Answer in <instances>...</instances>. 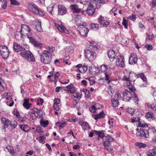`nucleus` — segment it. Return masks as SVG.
Returning a JSON list of instances; mask_svg holds the SVG:
<instances>
[{"instance_id":"13d9d810","label":"nucleus","mask_w":156,"mask_h":156,"mask_svg":"<svg viewBox=\"0 0 156 156\" xmlns=\"http://www.w3.org/2000/svg\"><path fill=\"white\" fill-rule=\"evenodd\" d=\"M136 145L138 146L140 148L144 147H146V144L141 143H136Z\"/></svg>"},{"instance_id":"72a5a7b5","label":"nucleus","mask_w":156,"mask_h":156,"mask_svg":"<svg viewBox=\"0 0 156 156\" xmlns=\"http://www.w3.org/2000/svg\"><path fill=\"white\" fill-rule=\"evenodd\" d=\"M111 102L112 106L114 107H117L119 105V102L118 100L115 99V98H112L111 100Z\"/></svg>"},{"instance_id":"58836bf2","label":"nucleus","mask_w":156,"mask_h":156,"mask_svg":"<svg viewBox=\"0 0 156 156\" xmlns=\"http://www.w3.org/2000/svg\"><path fill=\"white\" fill-rule=\"evenodd\" d=\"M99 22L103 27H106L110 24L109 22L105 20H101V21Z\"/></svg>"},{"instance_id":"09e8293b","label":"nucleus","mask_w":156,"mask_h":156,"mask_svg":"<svg viewBox=\"0 0 156 156\" xmlns=\"http://www.w3.org/2000/svg\"><path fill=\"white\" fill-rule=\"evenodd\" d=\"M9 50L7 47L5 46H0V53L4 51H8Z\"/></svg>"},{"instance_id":"a18cd8bd","label":"nucleus","mask_w":156,"mask_h":156,"mask_svg":"<svg viewBox=\"0 0 156 156\" xmlns=\"http://www.w3.org/2000/svg\"><path fill=\"white\" fill-rule=\"evenodd\" d=\"M66 123V122H58L56 123V125L59 129H62L63 128L64 126V124Z\"/></svg>"},{"instance_id":"bf43d9fd","label":"nucleus","mask_w":156,"mask_h":156,"mask_svg":"<svg viewBox=\"0 0 156 156\" xmlns=\"http://www.w3.org/2000/svg\"><path fill=\"white\" fill-rule=\"evenodd\" d=\"M127 18L133 21H135L136 19V16L135 15H132L128 16Z\"/></svg>"},{"instance_id":"b1692460","label":"nucleus","mask_w":156,"mask_h":156,"mask_svg":"<svg viewBox=\"0 0 156 156\" xmlns=\"http://www.w3.org/2000/svg\"><path fill=\"white\" fill-rule=\"evenodd\" d=\"M70 8L71 10L74 12L78 13L81 11V9H80L78 6L76 5H72L70 6Z\"/></svg>"},{"instance_id":"680f3d73","label":"nucleus","mask_w":156,"mask_h":156,"mask_svg":"<svg viewBox=\"0 0 156 156\" xmlns=\"http://www.w3.org/2000/svg\"><path fill=\"white\" fill-rule=\"evenodd\" d=\"M122 24L124 26L126 29L128 28V24L126 22V20L124 18L123 19Z\"/></svg>"},{"instance_id":"ddd939ff","label":"nucleus","mask_w":156,"mask_h":156,"mask_svg":"<svg viewBox=\"0 0 156 156\" xmlns=\"http://www.w3.org/2000/svg\"><path fill=\"white\" fill-rule=\"evenodd\" d=\"M88 46L90 49L93 50H97L99 48V45L93 41H88Z\"/></svg>"},{"instance_id":"69168bd1","label":"nucleus","mask_w":156,"mask_h":156,"mask_svg":"<svg viewBox=\"0 0 156 156\" xmlns=\"http://www.w3.org/2000/svg\"><path fill=\"white\" fill-rule=\"evenodd\" d=\"M35 47H37L39 48H41L42 47V44L37 41H36L34 44Z\"/></svg>"},{"instance_id":"39448f33","label":"nucleus","mask_w":156,"mask_h":156,"mask_svg":"<svg viewBox=\"0 0 156 156\" xmlns=\"http://www.w3.org/2000/svg\"><path fill=\"white\" fill-rule=\"evenodd\" d=\"M136 130L137 131L136 133L137 136L142 138L148 137L149 134L147 130L141 128H137Z\"/></svg>"},{"instance_id":"f704fd0d","label":"nucleus","mask_w":156,"mask_h":156,"mask_svg":"<svg viewBox=\"0 0 156 156\" xmlns=\"http://www.w3.org/2000/svg\"><path fill=\"white\" fill-rule=\"evenodd\" d=\"M107 65L103 64L101 66L100 69H99V71H101V72H103L104 73L105 72H108L107 70Z\"/></svg>"},{"instance_id":"6e6d98bb","label":"nucleus","mask_w":156,"mask_h":156,"mask_svg":"<svg viewBox=\"0 0 156 156\" xmlns=\"http://www.w3.org/2000/svg\"><path fill=\"white\" fill-rule=\"evenodd\" d=\"M54 7V5H49L47 7V10L48 12L51 13V14H52V13L51 12L53 9Z\"/></svg>"},{"instance_id":"8fccbe9b","label":"nucleus","mask_w":156,"mask_h":156,"mask_svg":"<svg viewBox=\"0 0 156 156\" xmlns=\"http://www.w3.org/2000/svg\"><path fill=\"white\" fill-rule=\"evenodd\" d=\"M138 76L144 81H146L147 78L144 73H142L138 74Z\"/></svg>"},{"instance_id":"2f4dec72","label":"nucleus","mask_w":156,"mask_h":156,"mask_svg":"<svg viewBox=\"0 0 156 156\" xmlns=\"http://www.w3.org/2000/svg\"><path fill=\"white\" fill-rule=\"evenodd\" d=\"M41 125L43 127H46L49 124L48 120H45L43 119H41L40 121Z\"/></svg>"},{"instance_id":"aec40b11","label":"nucleus","mask_w":156,"mask_h":156,"mask_svg":"<svg viewBox=\"0 0 156 156\" xmlns=\"http://www.w3.org/2000/svg\"><path fill=\"white\" fill-rule=\"evenodd\" d=\"M34 24L35 25V28L38 31L41 32L42 31L41 22L35 20Z\"/></svg>"},{"instance_id":"e2e57ef3","label":"nucleus","mask_w":156,"mask_h":156,"mask_svg":"<svg viewBox=\"0 0 156 156\" xmlns=\"http://www.w3.org/2000/svg\"><path fill=\"white\" fill-rule=\"evenodd\" d=\"M140 119L139 117H134L131 119V122L133 123L135 122H140Z\"/></svg>"},{"instance_id":"a878e982","label":"nucleus","mask_w":156,"mask_h":156,"mask_svg":"<svg viewBox=\"0 0 156 156\" xmlns=\"http://www.w3.org/2000/svg\"><path fill=\"white\" fill-rule=\"evenodd\" d=\"M129 73L131 82H133L137 78V76L133 72H130Z\"/></svg>"},{"instance_id":"4468645a","label":"nucleus","mask_w":156,"mask_h":156,"mask_svg":"<svg viewBox=\"0 0 156 156\" xmlns=\"http://www.w3.org/2000/svg\"><path fill=\"white\" fill-rule=\"evenodd\" d=\"M82 27L79 29V32L81 35L83 37L87 36L88 33V29L87 25L86 26H81Z\"/></svg>"},{"instance_id":"3c124183","label":"nucleus","mask_w":156,"mask_h":156,"mask_svg":"<svg viewBox=\"0 0 156 156\" xmlns=\"http://www.w3.org/2000/svg\"><path fill=\"white\" fill-rule=\"evenodd\" d=\"M2 2V8L5 9L7 7V0H0V2Z\"/></svg>"},{"instance_id":"7ed1b4c3","label":"nucleus","mask_w":156,"mask_h":156,"mask_svg":"<svg viewBox=\"0 0 156 156\" xmlns=\"http://www.w3.org/2000/svg\"><path fill=\"white\" fill-rule=\"evenodd\" d=\"M129 73H128L127 75H125L122 78L123 81H125L124 85L125 86H127L130 90L132 92H134L135 89L133 85V84L131 82L129 76Z\"/></svg>"},{"instance_id":"603ef678","label":"nucleus","mask_w":156,"mask_h":156,"mask_svg":"<svg viewBox=\"0 0 156 156\" xmlns=\"http://www.w3.org/2000/svg\"><path fill=\"white\" fill-rule=\"evenodd\" d=\"M137 127H140V128H144L147 127V124H143L141 122H139L137 124Z\"/></svg>"},{"instance_id":"c756f323","label":"nucleus","mask_w":156,"mask_h":156,"mask_svg":"<svg viewBox=\"0 0 156 156\" xmlns=\"http://www.w3.org/2000/svg\"><path fill=\"white\" fill-rule=\"evenodd\" d=\"M90 29L94 31H97L99 28L98 25V24L91 23L89 25Z\"/></svg>"},{"instance_id":"dca6fc26","label":"nucleus","mask_w":156,"mask_h":156,"mask_svg":"<svg viewBox=\"0 0 156 156\" xmlns=\"http://www.w3.org/2000/svg\"><path fill=\"white\" fill-rule=\"evenodd\" d=\"M102 108L101 105L98 103L96 104L92 105L89 108V110L93 113L96 112L97 110L100 109Z\"/></svg>"},{"instance_id":"f3484780","label":"nucleus","mask_w":156,"mask_h":156,"mask_svg":"<svg viewBox=\"0 0 156 156\" xmlns=\"http://www.w3.org/2000/svg\"><path fill=\"white\" fill-rule=\"evenodd\" d=\"M108 55L110 61L113 62L115 59L116 55L115 51L113 50H109L108 51Z\"/></svg>"},{"instance_id":"4c0bfd02","label":"nucleus","mask_w":156,"mask_h":156,"mask_svg":"<svg viewBox=\"0 0 156 156\" xmlns=\"http://www.w3.org/2000/svg\"><path fill=\"white\" fill-rule=\"evenodd\" d=\"M103 144L105 147V149L107 151H110L113 150L112 147L110 144H108L106 143H103Z\"/></svg>"},{"instance_id":"7c9ffc66","label":"nucleus","mask_w":156,"mask_h":156,"mask_svg":"<svg viewBox=\"0 0 156 156\" xmlns=\"http://www.w3.org/2000/svg\"><path fill=\"white\" fill-rule=\"evenodd\" d=\"M79 123L82 126V127L84 131L87 130L88 129L87 123L86 122L82 121H80Z\"/></svg>"},{"instance_id":"6e6552de","label":"nucleus","mask_w":156,"mask_h":156,"mask_svg":"<svg viewBox=\"0 0 156 156\" xmlns=\"http://www.w3.org/2000/svg\"><path fill=\"white\" fill-rule=\"evenodd\" d=\"M132 94L130 91L126 90L123 92V100L126 101H129L132 97Z\"/></svg>"},{"instance_id":"4be33fe9","label":"nucleus","mask_w":156,"mask_h":156,"mask_svg":"<svg viewBox=\"0 0 156 156\" xmlns=\"http://www.w3.org/2000/svg\"><path fill=\"white\" fill-rule=\"evenodd\" d=\"M104 74L105 75V79L106 82L108 84L112 80L111 76V73L109 72H107L105 73Z\"/></svg>"},{"instance_id":"37998d69","label":"nucleus","mask_w":156,"mask_h":156,"mask_svg":"<svg viewBox=\"0 0 156 156\" xmlns=\"http://www.w3.org/2000/svg\"><path fill=\"white\" fill-rule=\"evenodd\" d=\"M20 128L23 131L25 132H27L28 131V126L25 125H22L20 124Z\"/></svg>"},{"instance_id":"0e129e2a","label":"nucleus","mask_w":156,"mask_h":156,"mask_svg":"<svg viewBox=\"0 0 156 156\" xmlns=\"http://www.w3.org/2000/svg\"><path fill=\"white\" fill-rule=\"evenodd\" d=\"M115 99H118V100L121 99L122 98L120 94L118 92H116L115 94Z\"/></svg>"},{"instance_id":"2eb2a0df","label":"nucleus","mask_w":156,"mask_h":156,"mask_svg":"<svg viewBox=\"0 0 156 156\" xmlns=\"http://www.w3.org/2000/svg\"><path fill=\"white\" fill-rule=\"evenodd\" d=\"M28 7L29 10L33 13L35 14L37 12H37L38 8L34 4L31 3L28 4Z\"/></svg>"},{"instance_id":"052dcab7","label":"nucleus","mask_w":156,"mask_h":156,"mask_svg":"<svg viewBox=\"0 0 156 156\" xmlns=\"http://www.w3.org/2000/svg\"><path fill=\"white\" fill-rule=\"evenodd\" d=\"M107 66V70H108V72L111 70H114V66L112 65V64H109Z\"/></svg>"},{"instance_id":"c9c22d12","label":"nucleus","mask_w":156,"mask_h":156,"mask_svg":"<svg viewBox=\"0 0 156 156\" xmlns=\"http://www.w3.org/2000/svg\"><path fill=\"white\" fill-rule=\"evenodd\" d=\"M94 132H95V134L98 135L99 137L101 138L104 137L105 135L103 131H98L96 130H94Z\"/></svg>"},{"instance_id":"a211bd4d","label":"nucleus","mask_w":156,"mask_h":156,"mask_svg":"<svg viewBox=\"0 0 156 156\" xmlns=\"http://www.w3.org/2000/svg\"><path fill=\"white\" fill-rule=\"evenodd\" d=\"M67 12L66 9L65 7L62 4L58 5V14L61 15H64Z\"/></svg>"},{"instance_id":"e433bc0d","label":"nucleus","mask_w":156,"mask_h":156,"mask_svg":"<svg viewBox=\"0 0 156 156\" xmlns=\"http://www.w3.org/2000/svg\"><path fill=\"white\" fill-rule=\"evenodd\" d=\"M105 140L104 143H106L108 144H110V142L113 140V138L110 136H105Z\"/></svg>"},{"instance_id":"5701e85b","label":"nucleus","mask_w":156,"mask_h":156,"mask_svg":"<svg viewBox=\"0 0 156 156\" xmlns=\"http://www.w3.org/2000/svg\"><path fill=\"white\" fill-rule=\"evenodd\" d=\"M105 115L104 112L102 111L100 113L96 115H92V117L95 120L101 119L104 117Z\"/></svg>"},{"instance_id":"de8ad7c7","label":"nucleus","mask_w":156,"mask_h":156,"mask_svg":"<svg viewBox=\"0 0 156 156\" xmlns=\"http://www.w3.org/2000/svg\"><path fill=\"white\" fill-rule=\"evenodd\" d=\"M108 89V94L112 97L113 95V93L114 92V90L111 86L109 87Z\"/></svg>"},{"instance_id":"ea45409f","label":"nucleus","mask_w":156,"mask_h":156,"mask_svg":"<svg viewBox=\"0 0 156 156\" xmlns=\"http://www.w3.org/2000/svg\"><path fill=\"white\" fill-rule=\"evenodd\" d=\"M1 54L3 58L6 59L8 57L9 55V50L2 52L1 53Z\"/></svg>"},{"instance_id":"f03ea898","label":"nucleus","mask_w":156,"mask_h":156,"mask_svg":"<svg viewBox=\"0 0 156 156\" xmlns=\"http://www.w3.org/2000/svg\"><path fill=\"white\" fill-rule=\"evenodd\" d=\"M41 62L45 64H49L51 61V54L48 50L43 51L40 54Z\"/></svg>"},{"instance_id":"4d7b16f0","label":"nucleus","mask_w":156,"mask_h":156,"mask_svg":"<svg viewBox=\"0 0 156 156\" xmlns=\"http://www.w3.org/2000/svg\"><path fill=\"white\" fill-rule=\"evenodd\" d=\"M59 76L60 75L58 72H57L54 75V81L55 83L57 81Z\"/></svg>"},{"instance_id":"473e14b6","label":"nucleus","mask_w":156,"mask_h":156,"mask_svg":"<svg viewBox=\"0 0 156 156\" xmlns=\"http://www.w3.org/2000/svg\"><path fill=\"white\" fill-rule=\"evenodd\" d=\"M1 121L2 123L5 126H7L10 125L11 122L10 121L7 119L3 118L1 119Z\"/></svg>"},{"instance_id":"393cba45","label":"nucleus","mask_w":156,"mask_h":156,"mask_svg":"<svg viewBox=\"0 0 156 156\" xmlns=\"http://www.w3.org/2000/svg\"><path fill=\"white\" fill-rule=\"evenodd\" d=\"M29 101V98L24 99L23 105L27 109H29L31 105V104L30 103Z\"/></svg>"},{"instance_id":"a19ab883","label":"nucleus","mask_w":156,"mask_h":156,"mask_svg":"<svg viewBox=\"0 0 156 156\" xmlns=\"http://www.w3.org/2000/svg\"><path fill=\"white\" fill-rule=\"evenodd\" d=\"M5 149L10 153L14 154L15 151L13 147L10 146H8L5 148Z\"/></svg>"},{"instance_id":"423d86ee","label":"nucleus","mask_w":156,"mask_h":156,"mask_svg":"<svg viewBox=\"0 0 156 156\" xmlns=\"http://www.w3.org/2000/svg\"><path fill=\"white\" fill-rule=\"evenodd\" d=\"M116 65L122 68L125 66V59L123 55H120L117 56Z\"/></svg>"},{"instance_id":"f8f14e48","label":"nucleus","mask_w":156,"mask_h":156,"mask_svg":"<svg viewBox=\"0 0 156 156\" xmlns=\"http://www.w3.org/2000/svg\"><path fill=\"white\" fill-rule=\"evenodd\" d=\"M137 58L136 54L132 53L130 54L129 58V63L131 65L134 64L136 63Z\"/></svg>"},{"instance_id":"1a4fd4ad","label":"nucleus","mask_w":156,"mask_h":156,"mask_svg":"<svg viewBox=\"0 0 156 156\" xmlns=\"http://www.w3.org/2000/svg\"><path fill=\"white\" fill-rule=\"evenodd\" d=\"M56 27L61 32L64 33L66 34H70V33H72L73 34H74V33H72L71 30H67L66 28L64 26L58 24H55Z\"/></svg>"},{"instance_id":"c85d7f7f","label":"nucleus","mask_w":156,"mask_h":156,"mask_svg":"<svg viewBox=\"0 0 156 156\" xmlns=\"http://www.w3.org/2000/svg\"><path fill=\"white\" fill-rule=\"evenodd\" d=\"M155 154H156V147L150 150L147 153L148 156H155Z\"/></svg>"},{"instance_id":"f257e3e1","label":"nucleus","mask_w":156,"mask_h":156,"mask_svg":"<svg viewBox=\"0 0 156 156\" xmlns=\"http://www.w3.org/2000/svg\"><path fill=\"white\" fill-rule=\"evenodd\" d=\"M22 35H25L27 36L30 41L34 44L36 41L32 37L30 36L32 34L31 30L29 27L27 25H22L21 30L20 31Z\"/></svg>"},{"instance_id":"49530a36","label":"nucleus","mask_w":156,"mask_h":156,"mask_svg":"<svg viewBox=\"0 0 156 156\" xmlns=\"http://www.w3.org/2000/svg\"><path fill=\"white\" fill-rule=\"evenodd\" d=\"M148 107L149 108L151 109L154 111H156V105L154 104H147Z\"/></svg>"},{"instance_id":"79ce46f5","label":"nucleus","mask_w":156,"mask_h":156,"mask_svg":"<svg viewBox=\"0 0 156 156\" xmlns=\"http://www.w3.org/2000/svg\"><path fill=\"white\" fill-rule=\"evenodd\" d=\"M145 117L147 118H151L152 119H154L155 118L154 114L151 112L147 113L145 115Z\"/></svg>"},{"instance_id":"cd10ccee","label":"nucleus","mask_w":156,"mask_h":156,"mask_svg":"<svg viewBox=\"0 0 156 156\" xmlns=\"http://www.w3.org/2000/svg\"><path fill=\"white\" fill-rule=\"evenodd\" d=\"M65 90H66L69 93H72L75 91L73 85L67 86Z\"/></svg>"},{"instance_id":"774afa93","label":"nucleus","mask_w":156,"mask_h":156,"mask_svg":"<svg viewBox=\"0 0 156 156\" xmlns=\"http://www.w3.org/2000/svg\"><path fill=\"white\" fill-rule=\"evenodd\" d=\"M11 126L12 128H15L17 126V122L16 121H13L12 123H11Z\"/></svg>"},{"instance_id":"9d476101","label":"nucleus","mask_w":156,"mask_h":156,"mask_svg":"<svg viewBox=\"0 0 156 156\" xmlns=\"http://www.w3.org/2000/svg\"><path fill=\"white\" fill-rule=\"evenodd\" d=\"M89 70L90 74L94 75L97 74L99 72V69L93 64L89 66Z\"/></svg>"},{"instance_id":"5fc2aeb1","label":"nucleus","mask_w":156,"mask_h":156,"mask_svg":"<svg viewBox=\"0 0 156 156\" xmlns=\"http://www.w3.org/2000/svg\"><path fill=\"white\" fill-rule=\"evenodd\" d=\"M126 111L130 114L133 115L135 112V110L134 109L129 108L126 109Z\"/></svg>"},{"instance_id":"6ab92c4d","label":"nucleus","mask_w":156,"mask_h":156,"mask_svg":"<svg viewBox=\"0 0 156 156\" xmlns=\"http://www.w3.org/2000/svg\"><path fill=\"white\" fill-rule=\"evenodd\" d=\"M13 49L16 52L19 51H25V48H23L17 43H14L13 44Z\"/></svg>"},{"instance_id":"c03bdc74","label":"nucleus","mask_w":156,"mask_h":156,"mask_svg":"<svg viewBox=\"0 0 156 156\" xmlns=\"http://www.w3.org/2000/svg\"><path fill=\"white\" fill-rule=\"evenodd\" d=\"M154 37V36L152 33L150 32L147 34V37H146V40H152Z\"/></svg>"},{"instance_id":"0eeeda50","label":"nucleus","mask_w":156,"mask_h":156,"mask_svg":"<svg viewBox=\"0 0 156 156\" xmlns=\"http://www.w3.org/2000/svg\"><path fill=\"white\" fill-rule=\"evenodd\" d=\"M96 0H92L89 3L88 5V15H92L95 12V9L96 6Z\"/></svg>"},{"instance_id":"20e7f679","label":"nucleus","mask_w":156,"mask_h":156,"mask_svg":"<svg viewBox=\"0 0 156 156\" xmlns=\"http://www.w3.org/2000/svg\"><path fill=\"white\" fill-rule=\"evenodd\" d=\"M20 55L23 58L30 62H33L35 61L33 55L30 51H22L20 53Z\"/></svg>"},{"instance_id":"9b49d317","label":"nucleus","mask_w":156,"mask_h":156,"mask_svg":"<svg viewBox=\"0 0 156 156\" xmlns=\"http://www.w3.org/2000/svg\"><path fill=\"white\" fill-rule=\"evenodd\" d=\"M75 23L78 26H86V23L81 21V19L80 16L76 15L74 18Z\"/></svg>"},{"instance_id":"bb28decb","label":"nucleus","mask_w":156,"mask_h":156,"mask_svg":"<svg viewBox=\"0 0 156 156\" xmlns=\"http://www.w3.org/2000/svg\"><path fill=\"white\" fill-rule=\"evenodd\" d=\"M35 115L38 118H40L42 113V111L41 109H38L34 108Z\"/></svg>"},{"instance_id":"864d4df0","label":"nucleus","mask_w":156,"mask_h":156,"mask_svg":"<svg viewBox=\"0 0 156 156\" xmlns=\"http://www.w3.org/2000/svg\"><path fill=\"white\" fill-rule=\"evenodd\" d=\"M95 77L94 76L89 77L88 78V80L90 81V85H92L95 83Z\"/></svg>"},{"instance_id":"412c9836","label":"nucleus","mask_w":156,"mask_h":156,"mask_svg":"<svg viewBox=\"0 0 156 156\" xmlns=\"http://www.w3.org/2000/svg\"><path fill=\"white\" fill-rule=\"evenodd\" d=\"M96 53L88 50V60L90 61L94 60L96 58Z\"/></svg>"},{"instance_id":"338daca9","label":"nucleus","mask_w":156,"mask_h":156,"mask_svg":"<svg viewBox=\"0 0 156 156\" xmlns=\"http://www.w3.org/2000/svg\"><path fill=\"white\" fill-rule=\"evenodd\" d=\"M5 89V86L4 84H2L1 82L0 83V90L4 91Z\"/></svg>"}]
</instances>
